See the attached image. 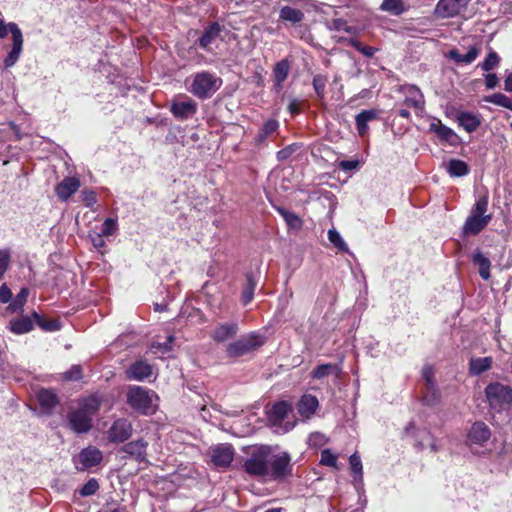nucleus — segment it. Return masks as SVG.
I'll return each mask as SVG.
<instances>
[{"instance_id": "f257e3e1", "label": "nucleus", "mask_w": 512, "mask_h": 512, "mask_svg": "<svg viewBox=\"0 0 512 512\" xmlns=\"http://www.w3.org/2000/svg\"><path fill=\"white\" fill-rule=\"evenodd\" d=\"M243 470L262 482L283 481L292 474L291 456L288 452L275 453L270 445H255L246 451Z\"/></svg>"}, {"instance_id": "f03ea898", "label": "nucleus", "mask_w": 512, "mask_h": 512, "mask_svg": "<svg viewBox=\"0 0 512 512\" xmlns=\"http://www.w3.org/2000/svg\"><path fill=\"white\" fill-rule=\"evenodd\" d=\"M222 84V79L215 73L201 71L191 76L188 91L198 99L204 100L212 97Z\"/></svg>"}, {"instance_id": "7ed1b4c3", "label": "nucleus", "mask_w": 512, "mask_h": 512, "mask_svg": "<svg viewBox=\"0 0 512 512\" xmlns=\"http://www.w3.org/2000/svg\"><path fill=\"white\" fill-rule=\"evenodd\" d=\"M487 209L488 196H480L473 205L470 215L464 223L463 233L465 235H477L489 224L492 216L486 214Z\"/></svg>"}, {"instance_id": "20e7f679", "label": "nucleus", "mask_w": 512, "mask_h": 512, "mask_svg": "<svg viewBox=\"0 0 512 512\" xmlns=\"http://www.w3.org/2000/svg\"><path fill=\"white\" fill-rule=\"evenodd\" d=\"M157 395L141 386H132L127 392V403L136 412L143 415H150L156 411L155 401Z\"/></svg>"}, {"instance_id": "39448f33", "label": "nucleus", "mask_w": 512, "mask_h": 512, "mask_svg": "<svg viewBox=\"0 0 512 512\" xmlns=\"http://www.w3.org/2000/svg\"><path fill=\"white\" fill-rule=\"evenodd\" d=\"M491 430L488 425L482 421L473 423L468 430L466 436V445L475 455H485L486 452L491 451L488 448L491 440Z\"/></svg>"}, {"instance_id": "423d86ee", "label": "nucleus", "mask_w": 512, "mask_h": 512, "mask_svg": "<svg viewBox=\"0 0 512 512\" xmlns=\"http://www.w3.org/2000/svg\"><path fill=\"white\" fill-rule=\"evenodd\" d=\"M265 341L266 338L262 334L251 332L228 344L226 354L229 358H240L258 350Z\"/></svg>"}, {"instance_id": "0eeeda50", "label": "nucleus", "mask_w": 512, "mask_h": 512, "mask_svg": "<svg viewBox=\"0 0 512 512\" xmlns=\"http://www.w3.org/2000/svg\"><path fill=\"white\" fill-rule=\"evenodd\" d=\"M485 395L492 409L501 410L512 404V389L501 383H491L485 388Z\"/></svg>"}, {"instance_id": "6e6552de", "label": "nucleus", "mask_w": 512, "mask_h": 512, "mask_svg": "<svg viewBox=\"0 0 512 512\" xmlns=\"http://www.w3.org/2000/svg\"><path fill=\"white\" fill-rule=\"evenodd\" d=\"M103 453L95 446L83 448L77 457L74 458L75 468L78 471L89 470L101 463Z\"/></svg>"}, {"instance_id": "1a4fd4ad", "label": "nucleus", "mask_w": 512, "mask_h": 512, "mask_svg": "<svg viewBox=\"0 0 512 512\" xmlns=\"http://www.w3.org/2000/svg\"><path fill=\"white\" fill-rule=\"evenodd\" d=\"M10 33L12 35V48L3 60V67L5 69L16 64L23 50V35L17 24L10 26Z\"/></svg>"}, {"instance_id": "9d476101", "label": "nucleus", "mask_w": 512, "mask_h": 512, "mask_svg": "<svg viewBox=\"0 0 512 512\" xmlns=\"http://www.w3.org/2000/svg\"><path fill=\"white\" fill-rule=\"evenodd\" d=\"M402 92L405 96L404 104L414 108L418 117H423L425 113V98L421 90L415 85H404Z\"/></svg>"}, {"instance_id": "9b49d317", "label": "nucleus", "mask_w": 512, "mask_h": 512, "mask_svg": "<svg viewBox=\"0 0 512 512\" xmlns=\"http://www.w3.org/2000/svg\"><path fill=\"white\" fill-rule=\"evenodd\" d=\"M133 432L132 423L125 418L115 420L109 428L107 434L111 443H123L128 440Z\"/></svg>"}, {"instance_id": "f8f14e48", "label": "nucleus", "mask_w": 512, "mask_h": 512, "mask_svg": "<svg viewBox=\"0 0 512 512\" xmlns=\"http://www.w3.org/2000/svg\"><path fill=\"white\" fill-rule=\"evenodd\" d=\"M170 112L176 119L184 121L196 114L197 103L192 98L184 96L171 103Z\"/></svg>"}, {"instance_id": "ddd939ff", "label": "nucleus", "mask_w": 512, "mask_h": 512, "mask_svg": "<svg viewBox=\"0 0 512 512\" xmlns=\"http://www.w3.org/2000/svg\"><path fill=\"white\" fill-rule=\"evenodd\" d=\"M234 459V449L230 444H220L212 448L211 461L216 467L226 468Z\"/></svg>"}, {"instance_id": "4468645a", "label": "nucleus", "mask_w": 512, "mask_h": 512, "mask_svg": "<svg viewBox=\"0 0 512 512\" xmlns=\"http://www.w3.org/2000/svg\"><path fill=\"white\" fill-rule=\"evenodd\" d=\"M469 0H439L435 7V14L442 18H451L466 7Z\"/></svg>"}, {"instance_id": "2eb2a0df", "label": "nucleus", "mask_w": 512, "mask_h": 512, "mask_svg": "<svg viewBox=\"0 0 512 512\" xmlns=\"http://www.w3.org/2000/svg\"><path fill=\"white\" fill-rule=\"evenodd\" d=\"M92 419L79 408L70 412L68 416L69 427L78 434L86 433L92 428Z\"/></svg>"}, {"instance_id": "dca6fc26", "label": "nucleus", "mask_w": 512, "mask_h": 512, "mask_svg": "<svg viewBox=\"0 0 512 512\" xmlns=\"http://www.w3.org/2000/svg\"><path fill=\"white\" fill-rule=\"evenodd\" d=\"M239 331L237 322L218 323L210 333V337L217 343L233 338Z\"/></svg>"}, {"instance_id": "f3484780", "label": "nucleus", "mask_w": 512, "mask_h": 512, "mask_svg": "<svg viewBox=\"0 0 512 512\" xmlns=\"http://www.w3.org/2000/svg\"><path fill=\"white\" fill-rule=\"evenodd\" d=\"M148 442L144 439H137L124 444L121 451L137 462H145L147 457Z\"/></svg>"}, {"instance_id": "a211bd4d", "label": "nucleus", "mask_w": 512, "mask_h": 512, "mask_svg": "<svg viewBox=\"0 0 512 512\" xmlns=\"http://www.w3.org/2000/svg\"><path fill=\"white\" fill-rule=\"evenodd\" d=\"M80 188L76 177H66L55 187V193L61 201H67Z\"/></svg>"}, {"instance_id": "6ab92c4d", "label": "nucleus", "mask_w": 512, "mask_h": 512, "mask_svg": "<svg viewBox=\"0 0 512 512\" xmlns=\"http://www.w3.org/2000/svg\"><path fill=\"white\" fill-rule=\"evenodd\" d=\"M291 411V406L287 402H277L269 410L268 420L274 426H281L285 419L288 418Z\"/></svg>"}, {"instance_id": "aec40b11", "label": "nucleus", "mask_w": 512, "mask_h": 512, "mask_svg": "<svg viewBox=\"0 0 512 512\" xmlns=\"http://www.w3.org/2000/svg\"><path fill=\"white\" fill-rule=\"evenodd\" d=\"M37 400L42 413L46 415H51L59 402L57 394L51 389H41L38 391Z\"/></svg>"}, {"instance_id": "412c9836", "label": "nucleus", "mask_w": 512, "mask_h": 512, "mask_svg": "<svg viewBox=\"0 0 512 512\" xmlns=\"http://www.w3.org/2000/svg\"><path fill=\"white\" fill-rule=\"evenodd\" d=\"M319 401L316 396L311 394H304L297 403L298 413L309 419L318 409Z\"/></svg>"}, {"instance_id": "4be33fe9", "label": "nucleus", "mask_w": 512, "mask_h": 512, "mask_svg": "<svg viewBox=\"0 0 512 512\" xmlns=\"http://www.w3.org/2000/svg\"><path fill=\"white\" fill-rule=\"evenodd\" d=\"M429 131L435 133L441 141L449 144H454L457 140L456 133L436 118L430 123Z\"/></svg>"}, {"instance_id": "5701e85b", "label": "nucleus", "mask_w": 512, "mask_h": 512, "mask_svg": "<svg viewBox=\"0 0 512 512\" xmlns=\"http://www.w3.org/2000/svg\"><path fill=\"white\" fill-rule=\"evenodd\" d=\"M152 374V367L146 361H136L127 370V377L131 380L143 381Z\"/></svg>"}, {"instance_id": "b1692460", "label": "nucleus", "mask_w": 512, "mask_h": 512, "mask_svg": "<svg viewBox=\"0 0 512 512\" xmlns=\"http://www.w3.org/2000/svg\"><path fill=\"white\" fill-rule=\"evenodd\" d=\"M290 72V62L283 59L277 62L273 69L274 90L278 93L283 88V83L287 79Z\"/></svg>"}, {"instance_id": "393cba45", "label": "nucleus", "mask_w": 512, "mask_h": 512, "mask_svg": "<svg viewBox=\"0 0 512 512\" xmlns=\"http://www.w3.org/2000/svg\"><path fill=\"white\" fill-rule=\"evenodd\" d=\"M258 284V276L254 272H247L245 275V284L241 294V302L248 305L254 298V292Z\"/></svg>"}, {"instance_id": "a878e982", "label": "nucleus", "mask_w": 512, "mask_h": 512, "mask_svg": "<svg viewBox=\"0 0 512 512\" xmlns=\"http://www.w3.org/2000/svg\"><path fill=\"white\" fill-rule=\"evenodd\" d=\"M221 26L214 22L209 24L199 38V45L201 48L208 50L209 46L219 37Z\"/></svg>"}, {"instance_id": "bb28decb", "label": "nucleus", "mask_w": 512, "mask_h": 512, "mask_svg": "<svg viewBox=\"0 0 512 512\" xmlns=\"http://www.w3.org/2000/svg\"><path fill=\"white\" fill-rule=\"evenodd\" d=\"M457 122L468 133H472L480 126V118L470 112H460L457 115Z\"/></svg>"}, {"instance_id": "cd10ccee", "label": "nucleus", "mask_w": 512, "mask_h": 512, "mask_svg": "<svg viewBox=\"0 0 512 512\" xmlns=\"http://www.w3.org/2000/svg\"><path fill=\"white\" fill-rule=\"evenodd\" d=\"M378 116V112L374 109L363 110L355 117L356 128L360 136H364L368 131V123Z\"/></svg>"}, {"instance_id": "c85d7f7f", "label": "nucleus", "mask_w": 512, "mask_h": 512, "mask_svg": "<svg viewBox=\"0 0 512 512\" xmlns=\"http://www.w3.org/2000/svg\"><path fill=\"white\" fill-rule=\"evenodd\" d=\"M10 330L15 334H24L30 332L34 327V321L29 316L13 318L9 322Z\"/></svg>"}, {"instance_id": "c756f323", "label": "nucleus", "mask_w": 512, "mask_h": 512, "mask_svg": "<svg viewBox=\"0 0 512 512\" xmlns=\"http://www.w3.org/2000/svg\"><path fill=\"white\" fill-rule=\"evenodd\" d=\"M472 261L478 266L479 274L482 279L488 280L490 278L491 261L479 250L475 251L472 256Z\"/></svg>"}, {"instance_id": "7c9ffc66", "label": "nucleus", "mask_w": 512, "mask_h": 512, "mask_svg": "<svg viewBox=\"0 0 512 512\" xmlns=\"http://www.w3.org/2000/svg\"><path fill=\"white\" fill-rule=\"evenodd\" d=\"M479 53L480 49L473 46L465 54L460 53L457 49H453L449 52V57L456 63L470 64L478 57Z\"/></svg>"}, {"instance_id": "2f4dec72", "label": "nucleus", "mask_w": 512, "mask_h": 512, "mask_svg": "<svg viewBox=\"0 0 512 512\" xmlns=\"http://www.w3.org/2000/svg\"><path fill=\"white\" fill-rule=\"evenodd\" d=\"M279 18L291 24H298L304 20V13L290 6H283L279 11Z\"/></svg>"}, {"instance_id": "473e14b6", "label": "nucleus", "mask_w": 512, "mask_h": 512, "mask_svg": "<svg viewBox=\"0 0 512 512\" xmlns=\"http://www.w3.org/2000/svg\"><path fill=\"white\" fill-rule=\"evenodd\" d=\"M491 366V357L471 358L469 362V373L470 375L478 376L483 372L489 370Z\"/></svg>"}, {"instance_id": "72a5a7b5", "label": "nucleus", "mask_w": 512, "mask_h": 512, "mask_svg": "<svg viewBox=\"0 0 512 512\" xmlns=\"http://www.w3.org/2000/svg\"><path fill=\"white\" fill-rule=\"evenodd\" d=\"M279 123L275 119H269L264 122L262 128L255 138L256 145L261 146L265 144L266 139L278 130Z\"/></svg>"}, {"instance_id": "f704fd0d", "label": "nucleus", "mask_w": 512, "mask_h": 512, "mask_svg": "<svg viewBox=\"0 0 512 512\" xmlns=\"http://www.w3.org/2000/svg\"><path fill=\"white\" fill-rule=\"evenodd\" d=\"M101 406V399L97 395H91L84 398L80 404L79 409L89 415L91 418L97 414Z\"/></svg>"}, {"instance_id": "c9c22d12", "label": "nucleus", "mask_w": 512, "mask_h": 512, "mask_svg": "<svg viewBox=\"0 0 512 512\" xmlns=\"http://www.w3.org/2000/svg\"><path fill=\"white\" fill-rule=\"evenodd\" d=\"M273 207L283 217L287 226L290 229L299 230L302 227V220L297 214H295L281 206H273Z\"/></svg>"}, {"instance_id": "e433bc0d", "label": "nucleus", "mask_w": 512, "mask_h": 512, "mask_svg": "<svg viewBox=\"0 0 512 512\" xmlns=\"http://www.w3.org/2000/svg\"><path fill=\"white\" fill-rule=\"evenodd\" d=\"M419 435L417 437H420V440H417V446L419 449H424L427 446H429L430 450L434 453L438 452L440 450V446L437 444L434 437L430 434V432L426 429L419 430Z\"/></svg>"}, {"instance_id": "4c0bfd02", "label": "nucleus", "mask_w": 512, "mask_h": 512, "mask_svg": "<svg viewBox=\"0 0 512 512\" xmlns=\"http://www.w3.org/2000/svg\"><path fill=\"white\" fill-rule=\"evenodd\" d=\"M379 9L394 16H399L406 10L403 0H383Z\"/></svg>"}, {"instance_id": "58836bf2", "label": "nucleus", "mask_w": 512, "mask_h": 512, "mask_svg": "<svg viewBox=\"0 0 512 512\" xmlns=\"http://www.w3.org/2000/svg\"><path fill=\"white\" fill-rule=\"evenodd\" d=\"M447 171L452 177H462L469 173V167L462 160L451 159L447 164Z\"/></svg>"}, {"instance_id": "ea45409f", "label": "nucleus", "mask_w": 512, "mask_h": 512, "mask_svg": "<svg viewBox=\"0 0 512 512\" xmlns=\"http://www.w3.org/2000/svg\"><path fill=\"white\" fill-rule=\"evenodd\" d=\"M349 464L354 481L361 483L363 479V467L360 456L357 453L352 454L349 458Z\"/></svg>"}, {"instance_id": "a19ab883", "label": "nucleus", "mask_w": 512, "mask_h": 512, "mask_svg": "<svg viewBox=\"0 0 512 512\" xmlns=\"http://www.w3.org/2000/svg\"><path fill=\"white\" fill-rule=\"evenodd\" d=\"M28 295L29 290L27 288H22L17 294L16 298L9 304L7 309L11 310L12 312L22 310L27 301Z\"/></svg>"}, {"instance_id": "79ce46f5", "label": "nucleus", "mask_w": 512, "mask_h": 512, "mask_svg": "<svg viewBox=\"0 0 512 512\" xmlns=\"http://www.w3.org/2000/svg\"><path fill=\"white\" fill-rule=\"evenodd\" d=\"M329 29L335 31H344L352 35L357 34L358 32L357 27L349 25L346 20L341 18L332 20Z\"/></svg>"}, {"instance_id": "37998d69", "label": "nucleus", "mask_w": 512, "mask_h": 512, "mask_svg": "<svg viewBox=\"0 0 512 512\" xmlns=\"http://www.w3.org/2000/svg\"><path fill=\"white\" fill-rule=\"evenodd\" d=\"M328 239L329 241L341 252H349L348 246L346 242L343 240L341 235L336 229L328 230Z\"/></svg>"}, {"instance_id": "c03bdc74", "label": "nucleus", "mask_w": 512, "mask_h": 512, "mask_svg": "<svg viewBox=\"0 0 512 512\" xmlns=\"http://www.w3.org/2000/svg\"><path fill=\"white\" fill-rule=\"evenodd\" d=\"M486 101L504 108L512 109V100L502 93L493 94L487 97Z\"/></svg>"}, {"instance_id": "a18cd8bd", "label": "nucleus", "mask_w": 512, "mask_h": 512, "mask_svg": "<svg viewBox=\"0 0 512 512\" xmlns=\"http://www.w3.org/2000/svg\"><path fill=\"white\" fill-rule=\"evenodd\" d=\"M326 83L327 78L324 75L318 74L313 77L312 85L318 98L320 99H323L325 96Z\"/></svg>"}, {"instance_id": "49530a36", "label": "nucleus", "mask_w": 512, "mask_h": 512, "mask_svg": "<svg viewBox=\"0 0 512 512\" xmlns=\"http://www.w3.org/2000/svg\"><path fill=\"white\" fill-rule=\"evenodd\" d=\"M337 366L333 364H321L312 371V377L315 379H322L329 375L331 372L336 371Z\"/></svg>"}, {"instance_id": "de8ad7c7", "label": "nucleus", "mask_w": 512, "mask_h": 512, "mask_svg": "<svg viewBox=\"0 0 512 512\" xmlns=\"http://www.w3.org/2000/svg\"><path fill=\"white\" fill-rule=\"evenodd\" d=\"M349 46L355 48L357 51L368 58L373 57L378 50L374 47L363 45L359 40H349Z\"/></svg>"}, {"instance_id": "09e8293b", "label": "nucleus", "mask_w": 512, "mask_h": 512, "mask_svg": "<svg viewBox=\"0 0 512 512\" xmlns=\"http://www.w3.org/2000/svg\"><path fill=\"white\" fill-rule=\"evenodd\" d=\"M33 318L38 322L39 326L45 331L60 330L61 325L56 320H42L36 312L33 313Z\"/></svg>"}, {"instance_id": "8fccbe9b", "label": "nucleus", "mask_w": 512, "mask_h": 512, "mask_svg": "<svg viewBox=\"0 0 512 512\" xmlns=\"http://www.w3.org/2000/svg\"><path fill=\"white\" fill-rule=\"evenodd\" d=\"M500 57L495 51H490L485 60L481 64L484 71H490L498 66Z\"/></svg>"}, {"instance_id": "3c124183", "label": "nucleus", "mask_w": 512, "mask_h": 512, "mask_svg": "<svg viewBox=\"0 0 512 512\" xmlns=\"http://www.w3.org/2000/svg\"><path fill=\"white\" fill-rule=\"evenodd\" d=\"M99 490V483L95 478L89 479L80 489L79 493L83 497L94 495Z\"/></svg>"}, {"instance_id": "603ef678", "label": "nucleus", "mask_w": 512, "mask_h": 512, "mask_svg": "<svg viewBox=\"0 0 512 512\" xmlns=\"http://www.w3.org/2000/svg\"><path fill=\"white\" fill-rule=\"evenodd\" d=\"M118 228L117 220L113 218H107L101 226L100 234L105 237L113 235Z\"/></svg>"}, {"instance_id": "864d4df0", "label": "nucleus", "mask_w": 512, "mask_h": 512, "mask_svg": "<svg viewBox=\"0 0 512 512\" xmlns=\"http://www.w3.org/2000/svg\"><path fill=\"white\" fill-rule=\"evenodd\" d=\"M320 464L324 466L336 467L337 455L332 453L329 449L323 450L321 452Z\"/></svg>"}, {"instance_id": "5fc2aeb1", "label": "nucleus", "mask_w": 512, "mask_h": 512, "mask_svg": "<svg viewBox=\"0 0 512 512\" xmlns=\"http://www.w3.org/2000/svg\"><path fill=\"white\" fill-rule=\"evenodd\" d=\"M63 377L65 380L75 381L82 377V368L80 365H73L69 370L64 372Z\"/></svg>"}, {"instance_id": "6e6d98bb", "label": "nucleus", "mask_w": 512, "mask_h": 512, "mask_svg": "<svg viewBox=\"0 0 512 512\" xmlns=\"http://www.w3.org/2000/svg\"><path fill=\"white\" fill-rule=\"evenodd\" d=\"M81 198L87 207H93L97 202L96 193L91 189H84Z\"/></svg>"}, {"instance_id": "4d7b16f0", "label": "nucleus", "mask_w": 512, "mask_h": 512, "mask_svg": "<svg viewBox=\"0 0 512 512\" xmlns=\"http://www.w3.org/2000/svg\"><path fill=\"white\" fill-rule=\"evenodd\" d=\"M10 262V254L7 250H0V280L6 273Z\"/></svg>"}, {"instance_id": "13d9d810", "label": "nucleus", "mask_w": 512, "mask_h": 512, "mask_svg": "<svg viewBox=\"0 0 512 512\" xmlns=\"http://www.w3.org/2000/svg\"><path fill=\"white\" fill-rule=\"evenodd\" d=\"M104 237L105 236H103L99 232H92L89 234L91 243L96 249H101V248L105 247L106 242L104 240Z\"/></svg>"}, {"instance_id": "bf43d9fd", "label": "nucleus", "mask_w": 512, "mask_h": 512, "mask_svg": "<svg viewBox=\"0 0 512 512\" xmlns=\"http://www.w3.org/2000/svg\"><path fill=\"white\" fill-rule=\"evenodd\" d=\"M359 165L358 160H342L339 162V168L343 171L349 172L356 169Z\"/></svg>"}, {"instance_id": "052dcab7", "label": "nucleus", "mask_w": 512, "mask_h": 512, "mask_svg": "<svg viewBox=\"0 0 512 512\" xmlns=\"http://www.w3.org/2000/svg\"><path fill=\"white\" fill-rule=\"evenodd\" d=\"M12 299V292L6 284L0 286V302L8 303Z\"/></svg>"}, {"instance_id": "680f3d73", "label": "nucleus", "mask_w": 512, "mask_h": 512, "mask_svg": "<svg viewBox=\"0 0 512 512\" xmlns=\"http://www.w3.org/2000/svg\"><path fill=\"white\" fill-rule=\"evenodd\" d=\"M294 152V149L292 146L285 147L277 152V159L279 161H284L288 159L292 153Z\"/></svg>"}, {"instance_id": "e2e57ef3", "label": "nucleus", "mask_w": 512, "mask_h": 512, "mask_svg": "<svg viewBox=\"0 0 512 512\" xmlns=\"http://www.w3.org/2000/svg\"><path fill=\"white\" fill-rule=\"evenodd\" d=\"M485 84H486V87L489 88V89H493L497 86L498 84V77L496 74L494 73H489L486 75L485 77Z\"/></svg>"}, {"instance_id": "0e129e2a", "label": "nucleus", "mask_w": 512, "mask_h": 512, "mask_svg": "<svg viewBox=\"0 0 512 512\" xmlns=\"http://www.w3.org/2000/svg\"><path fill=\"white\" fill-rule=\"evenodd\" d=\"M15 24L14 22H10L6 24L2 18H0V39H4L8 32H10V26Z\"/></svg>"}, {"instance_id": "69168bd1", "label": "nucleus", "mask_w": 512, "mask_h": 512, "mask_svg": "<svg viewBox=\"0 0 512 512\" xmlns=\"http://www.w3.org/2000/svg\"><path fill=\"white\" fill-rule=\"evenodd\" d=\"M309 441L311 445H321L322 443H324L325 438L323 435L320 434H312L309 437Z\"/></svg>"}, {"instance_id": "338daca9", "label": "nucleus", "mask_w": 512, "mask_h": 512, "mask_svg": "<svg viewBox=\"0 0 512 512\" xmlns=\"http://www.w3.org/2000/svg\"><path fill=\"white\" fill-rule=\"evenodd\" d=\"M174 341V336L170 335L168 338H167V341L164 342L163 344H157V347L158 348H162L164 352H167V351H170L171 350V344L172 342Z\"/></svg>"}, {"instance_id": "774afa93", "label": "nucleus", "mask_w": 512, "mask_h": 512, "mask_svg": "<svg viewBox=\"0 0 512 512\" xmlns=\"http://www.w3.org/2000/svg\"><path fill=\"white\" fill-rule=\"evenodd\" d=\"M504 89L508 92H512V71L506 76L504 81Z\"/></svg>"}]
</instances>
